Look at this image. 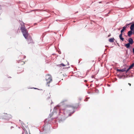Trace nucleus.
Masks as SVG:
<instances>
[{
  "mask_svg": "<svg viewBox=\"0 0 134 134\" xmlns=\"http://www.w3.org/2000/svg\"><path fill=\"white\" fill-rule=\"evenodd\" d=\"M24 24V23L23 22H22V23L20 24L21 25L20 27V29L24 36L26 39L27 40L28 43L29 44L32 43L33 40L31 37L30 36H28V31L25 28Z\"/></svg>",
  "mask_w": 134,
  "mask_h": 134,
  "instance_id": "f257e3e1",
  "label": "nucleus"
},
{
  "mask_svg": "<svg viewBox=\"0 0 134 134\" xmlns=\"http://www.w3.org/2000/svg\"><path fill=\"white\" fill-rule=\"evenodd\" d=\"M74 108L72 107H67L64 110V114L68 116H71L74 112Z\"/></svg>",
  "mask_w": 134,
  "mask_h": 134,
  "instance_id": "f03ea898",
  "label": "nucleus"
},
{
  "mask_svg": "<svg viewBox=\"0 0 134 134\" xmlns=\"http://www.w3.org/2000/svg\"><path fill=\"white\" fill-rule=\"evenodd\" d=\"M46 79L47 81L46 86L48 87L50 86L49 83L52 81V76L50 74H47L46 76Z\"/></svg>",
  "mask_w": 134,
  "mask_h": 134,
  "instance_id": "7ed1b4c3",
  "label": "nucleus"
},
{
  "mask_svg": "<svg viewBox=\"0 0 134 134\" xmlns=\"http://www.w3.org/2000/svg\"><path fill=\"white\" fill-rule=\"evenodd\" d=\"M2 116L3 119L7 120H9L12 118V116L10 114L4 113L2 114Z\"/></svg>",
  "mask_w": 134,
  "mask_h": 134,
  "instance_id": "20e7f679",
  "label": "nucleus"
},
{
  "mask_svg": "<svg viewBox=\"0 0 134 134\" xmlns=\"http://www.w3.org/2000/svg\"><path fill=\"white\" fill-rule=\"evenodd\" d=\"M128 43L131 44H132L134 43V41L133 39L131 38H130L128 39Z\"/></svg>",
  "mask_w": 134,
  "mask_h": 134,
  "instance_id": "39448f33",
  "label": "nucleus"
},
{
  "mask_svg": "<svg viewBox=\"0 0 134 134\" xmlns=\"http://www.w3.org/2000/svg\"><path fill=\"white\" fill-rule=\"evenodd\" d=\"M132 24H131V25L130 27V29L131 30H133V34H134V23L132 22Z\"/></svg>",
  "mask_w": 134,
  "mask_h": 134,
  "instance_id": "423d86ee",
  "label": "nucleus"
},
{
  "mask_svg": "<svg viewBox=\"0 0 134 134\" xmlns=\"http://www.w3.org/2000/svg\"><path fill=\"white\" fill-rule=\"evenodd\" d=\"M133 34V30H130V31L128 32L127 35L130 37Z\"/></svg>",
  "mask_w": 134,
  "mask_h": 134,
  "instance_id": "0eeeda50",
  "label": "nucleus"
},
{
  "mask_svg": "<svg viewBox=\"0 0 134 134\" xmlns=\"http://www.w3.org/2000/svg\"><path fill=\"white\" fill-rule=\"evenodd\" d=\"M126 68H123L122 69H117L116 71L118 72H124L125 71H126Z\"/></svg>",
  "mask_w": 134,
  "mask_h": 134,
  "instance_id": "6e6552de",
  "label": "nucleus"
},
{
  "mask_svg": "<svg viewBox=\"0 0 134 134\" xmlns=\"http://www.w3.org/2000/svg\"><path fill=\"white\" fill-rule=\"evenodd\" d=\"M130 45L131 44L128 43H127L125 44L124 46L126 47L127 48L129 49V48L130 47Z\"/></svg>",
  "mask_w": 134,
  "mask_h": 134,
  "instance_id": "1a4fd4ad",
  "label": "nucleus"
},
{
  "mask_svg": "<svg viewBox=\"0 0 134 134\" xmlns=\"http://www.w3.org/2000/svg\"><path fill=\"white\" fill-rule=\"evenodd\" d=\"M114 38H111L109 39V41L110 42H114Z\"/></svg>",
  "mask_w": 134,
  "mask_h": 134,
  "instance_id": "9d476101",
  "label": "nucleus"
},
{
  "mask_svg": "<svg viewBox=\"0 0 134 134\" xmlns=\"http://www.w3.org/2000/svg\"><path fill=\"white\" fill-rule=\"evenodd\" d=\"M126 29V27H123L122 29L120 31V32H123Z\"/></svg>",
  "mask_w": 134,
  "mask_h": 134,
  "instance_id": "9b49d317",
  "label": "nucleus"
},
{
  "mask_svg": "<svg viewBox=\"0 0 134 134\" xmlns=\"http://www.w3.org/2000/svg\"><path fill=\"white\" fill-rule=\"evenodd\" d=\"M134 66V62H133L132 64L130 65L129 66L130 68L131 69H132Z\"/></svg>",
  "mask_w": 134,
  "mask_h": 134,
  "instance_id": "f8f14e48",
  "label": "nucleus"
},
{
  "mask_svg": "<svg viewBox=\"0 0 134 134\" xmlns=\"http://www.w3.org/2000/svg\"><path fill=\"white\" fill-rule=\"evenodd\" d=\"M131 69L130 68L129 66L128 69H126V71H125L126 73H127L129 71V70Z\"/></svg>",
  "mask_w": 134,
  "mask_h": 134,
  "instance_id": "ddd939ff",
  "label": "nucleus"
},
{
  "mask_svg": "<svg viewBox=\"0 0 134 134\" xmlns=\"http://www.w3.org/2000/svg\"><path fill=\"white\" fill-rule=\"evenodd\" d=\"M132 23H129V24H126V25L124 26V27H126V28L129 25H130V24H132Z\"/></svg>",
  "mask_w": 134,
  "mask_h": 134,
  "instance_id": "4468645a",
  "label": "nucleus"
},
{
  "mask_svg": "<svg viewBox=\"0 0 134 134\" xmlns=\"http://www.w3.org/2000/svg\"><path fill=\"white\" fill-rule=\"evenodd\" d=\"M58 65H60V66H65V65L64 64L62 63Z\"/></svg>",
  "mask_w": 134,
  "mask_h": 134,
  "instance_id": "2eb2a0df",
  "label": "nucleus"
},
{
  "mask_svg": "<svg viewBox=\"0 0 134 134\" xmlns=\"http://www.w3.org/2000/svg\"><path fill=\"white\" fill-rule=\"evenodd\" d=\"M120 79H124L125 78H124V75L121 76L119 77Z\"/></svg>",
  "mask_w": 134,
  "mask_h": 134,
  "instance_id": "dca6fc26",
  "label": "nucleus"
},
{
  "mask_svg": "<svg viewBox=\"0 0 134 134\" xmlns=\"http://www.w3.org/2000/svg\"><path fill=\"white\" fill-rule=\"evenodd\" d=\"M121 32V33L119 35V37H122V35H123V34H124V33H122V32Z\"/></svg>",
  "mask_w": 134,
  "mask_h": 134,
  "instance_id": "f3484780",
  "label": "nucleus"
},
{
  "mask_svg": "<svg viewBox=\"0 0 134 134\" xmlns=\"http://www.w3.org/2000/svg\"><path fill=\"white\" fill-rule=\"evenodd\" d=\"M120 38V39L122 41H123L124 40V38H123L122 37H119Z\"/></svg>",
  "mask_w": 134,
  "mask_h": 134,
  "instance_id": "a211bd4d",
  "label": "nucleus"
},
{
  "mask_svg": "<svg viewBox=\"0 0 134 134\" xmlns=\"http://www.w3.org/2000/svg\"><path fill=\"white\" fill-rule=\"evenodd\" d=\"M131 76H126L125 75H124V78H128V77H130Z\"/></svg>",
  "mask_w": 134,
  "mask_h": 134,
  "instance_id": "6ab92c4d",
  "label": "nucleus"
},
{
  "mask_svg": "<svg viewBox=\"0 0 134 134\" xmlns=\"http://www.w3.org/2000/svg\"><path fill=\"white\" fill-rule=\"evenodd\" d=\"M31 88V89H32V88H34V89H37V90H39L38 89V88H34V87H33V88ZM40 90V89H39Z\"/></svg>",
  "mask_w": 134,
  "mask_h": 134,
  "instance_id": "aec40b11",
  "label": "nucleus"
},
{
  "mask_svg": "<svg viewBox=\"0 0 134 134\" xmlns=\"http://www.w3.org/2000/svg\"><path fill=\"white\" fill-rule=\"evenodd\" d=\"M128 49L126 50V54H127L128 55Z\"/></svg>",
  "mask_w": 134,
  "mask_h": 134,
  "instance_id": "412c9836",
  "label": "nucleus"
},
{
  "mask_svg": "<svg viewBox=\"0 0 134 134\" xmlns=\"http://www.w3.org/2000/svg\"><path fill=\"white\" fill-rule=\"evenodd\" d=\"M132 52L133 54H134V48H132Z\"/></svg>",
  "mask_w": 134,
  "mask_h": 134,
  "instance_id": "4be33fe9",
  "label": "nucleus"
},
{
  "mask_svg": "<svg viewBox=\"0 0 134 134\" xmlns=\"http://www.w3.org/2000/svg\"><path fill=\"white\" fill-rule=\"evenodd\" d=\"M98 3H102V1L99 2H98Z\"/></svg>",
  "mask_w": 134,
  "mask_h": 134,
  "instance_id": "5701e85b",
  "label": "nucleus"
},
{
  "mask_svg": "<svg viewBox=\"0 0 134 134\" xmlns=\"http://www.w3.org/2000/svg\"><path fill=\"white\" fill-rule=\"evenodd\" d=\"M110 35H111L110 34H109V35H108V37H110Z\"/></svg>",
  "mask_w": 134,
  "mask_h": 134,
  "instance_id": "b1692460",
  "label": "nucleus"
},
{
  "mask_svg": "<svg viewBox=\"0 0 134 134\" xmlns=\"http://www.w3.org/2000/svg\"><path fill=\"white\" fill-rule=\"evenodd\" d=\"M106 15L107 16H108L109 15H108V13L107 14H106Z\"/></svg>",
  "mask_w": 134,
  "mask_h": 134,
  "instance_id": "393cba45",
  "label": "nucleus"
},
{
  "mask_svg": "<svg viewBox=\"0 0 134 134\" xmlns=\"http://www.w3.org/2000/svg\"><path fill=\"white\" fill-rule=\"evenodd\" d=\"M87 81V80H85L84 81V82H86Z\"/></svg>",
  "mask_w": 134,
  "mask_h": 134,
  "instance_id": "a878e982",
  "label": "nucleus"
},
{
  "mask_svg": "<svg viewBox=\"0 0 134 134\" xmlns=\"http://www.w3.org/2000/svg\"><path fill=\"white\" fill-rule=\"evenodd\" d=\"M128 84H129V85H130V86H131V84L130 83H128Z\"/></svg>",
  "mask_w": 134,
  "mask_h": 134,
  "instance_id": "bb28decb",
  "label": "nucleus"
},
{
  "mask_svg": "<svg viewBox=\"0 0 134 134\" xmlns=\"http://www.w3.org/2000/svg\"><path fill=\"white\" fill-rule=\"evenodd\" d=\"M26 56H24V59L25 58H26Z\"/></svg>",
  "mask_w": 134,
  "mask_h": 134,
  "instance_id": "cd10ccee",
  "label": "nucleus"
},
{
  "mask_svg": "<svg viewBox=\"0 0 134 134\" xmlns=\"http://www.w3.org/2000/svg\"><path fill=\"white\" fill-rule=\"evenodd\" d=\"M59 54H60L61 53V52H59Z\"/></svg>",
  "mask_w": 134,
  "mask_h": 134,
  "instance_id": "c85d7f7f",
  "label": "nucleus"
},
{
  "mask_svg": "<svg viewBox=\"0 0 134 134\" xmlns=\"http://www.w3.org/2000/svg\"><path fill=\"white\" fill-rule=\"evenodd\" d=\"M117 43V44H118V45L119 46V43Z\"/></svg>",
  "mask_w": 134,
  "mask_h": 134,
  "instance_id": "c756f323",
  "label": "nucleus"
},
{
  "mask_svg": "<svg viewBox=\"0 0 134 134\" xmlns=\"http://www.w3.org/2000/svg\"><path fill=\"white\" fill-rule=\"evenodd\" d=\"M70 68V67L69 66V67H67V68Z\"/></svg>",
  "mask_w": 134,
  "mask_h": 134,
  "instance_id": "7c9ffc66",
  "label": "nucleus"
},
{
  "mask_svg": "<svg viewBox=\"0 0 134 134\" xmlns=\"http://www.w3.org/2000/svg\"><path fill=\"white\" fill-rule=\"evenodd\" d=\"M110 13V12H109L108 13V14H109V13Z\"/></svg>",
  "mask_w": 134,
  "mask_h": 134,
  "instance_id": "2f4dec72",
  "label": "nucleus"
},
{
  "mask_svg": "<svg viewBox=\"0 0 134 134\" xmlns=\"http://www.w3.org/2000/svg\"><path fill=\"white\" fill-rule=\"evenodd\" d=\"M1 9H2V8H1V7H0V10H1Z\"/></svg>",
  "mask_w": 134,
  "mask_h": 134,
  "instance_id": "473e14b6",
  "label": "nucleus"
},
{
  "mask_svg": "<svg viewBox=\"0 0 134 134\" xmlns=\"http://www.w3.org/2000/svg\"><path fill=\"white\" fill-rule=\"evenodd\" d=\"M34 24V25H36V24H37V23H35Z\"/></svg>",
  "mask_w": 134,
  "mask_h": 134,
  "instance_id": "72a5a7b5",
  "label": "nucleus"
},
{
  "mask_svg": "<svg viewBox=\"0 0 134 134\" xmlns=\"http://www.w3.org/2000/svg\"><path fill=\"white\" fill-rule=\"evenodd\" d=\"M68 63V65H69V62H68V63Z\"/></svg>",
  "mask_w": 134,
  "mask_h": 134,
  "instance_id": "f704fd0d",
  "label": "nucleus"
},
{
  "mask_svg": "<svg viewBox=\"0 0 134 134\" xmlns=\"http://www.w3.org/2000/svg\"><path fill=\"white\" fill-rule=\"evenodd\" d=\"M115 80H117V79L115 78Z\"/></svg>",
  "mask_w": 134,
  "mask_h": 134,
  "instance_id": "c9c22d12",
  "label": "nucleus"
},
{
  "mask_svg": "<svg viewBox=\"0 0 134 134\" xmlns=\"http://www.w3.org/2000/svg\"><path fill=\"white\" fill-rule=\"evenodd\" d=\"M130 49V51H131V49Z\"/></svg>",
  "mask_w": 134,
  "mask_h": 134,
  "instance_id": "e433bc0d",
  "label": "nucleus"
},
{
  "mask_svg": "<svg viewBox=\"0 0 134 134\" xmlns=\"http://www.w3.org/2000/svg\"><path fill=\"white\" fill-rule=\"evenodd\" d=\"M80 62V60H79V63Z\"/></svg>",
  "mask_w": 134,
  "mask_h": 134,
  "instance_id": "4c0bfd02",
  "label": "nucleus"
},
{
  "mask_svg": "<svg viewBox=\"0 0 134 134\" xmlns=\"http://www.w3.org/2000/svg\"><path fill=\"white\" fill-rule=\"evenodd\" d=\"M93 76H92V78H93Z\"/></svg>",
  "mask_w": 134,
  "mask_h": 134,
  "instance_id": "58836bf2",
  "label": "nucleus"
},
{
  "mask_svg": "<svg viewBox=\"0 0 134 134\" xmlns=\"http://www.w3.org/2000/svg\"><path fill=\"white\" fill-rule=\"evenodd\" d=\"M25 62H24L23 63L24 64H25Z\"/></svg>",
  "mask_w": 134,
  "mask_h": 134,
  "instance_id": "ea45409f",
  "label": "nucleus"
},
{
  "mask_svg": "<svg viewBox=\"0 0 134 134\" xmlns=\"http://www.w3.org/2000/svg\"><path fill=\"white\" fill-rule=\"evenodd\" d=\"M113 47V46H112V47Z\"/></svg>",
  "mask_w": 134,
  "mask_h": 134,
  "instance_id": "a19ab883",
  "label": "nucleus"
},
{
  "mask_svg": "<svg viewBox=\"0 0 134 134\" xmlns=\"http://www.w3.org/2000/svg\"><path fill=\"white\" fill-rule=\"evenodd\" d=\"M92 62H94V60H93V61H92Z\"/></svg>",
  "mask_w": 134,
  "mask_h": 134,
  "instance_id": "79ce46f5",
  "label": "nucleus"
},
{
  "mask_svg": "<svg viewBox=\"0 0 134 134\" xmlns=\"http://www.w3.org/2000/svg\"><path fill=\"white\" fill-rule=\"evenodd\" d=\"M87 92H88V91H87Z\"/></svg>",
  "mask_w": 134,
  "mask_h": 134,
  "instance_id": "37998d69",
  "label": "nucleus"
},
{
  "mask_svg": "<svg viewBox=\"0 0 134 134\" xmlns=\"http://www.w3.org/2000/svg\"><path fill=\"white\" fill-rule=\"evenodd\" d=\"M87 86H88V85H87Z\"/></svg>",
  "mask_w": 134,
  "mask_h": 134,
  "instance_id": "c03bdc74",
  "label": "nucleus"
},
{
  "mask_svg": "<svg viewBox=\"0 0 134 134\" xmlns=\"http://www.w3.org/2000/svg\"><path fill=\"white\" fill-rule=\"evenodd\" d=\"M87 86H88V85H87Z\"/></svg>",
  "mask_w": 134,
  "mask_h": 134,
  "instance_id": "a18cd8bd",
  "label": "nucleus"
},
{
  "mask_svg": "<svg viewBox=\"0 0 134 134\" xmlns=\"http://www.w3.org/2000/svg\"><path fill=\"white\" fill-rule=\"evenodd\" d=\"M0 6H1V5H0Z\"/></svg>",
  "mask_w": 134,
  "mask_h": 134,
  "instance_id": "49530a36",
  "label": "nucleus"
}]
</instances>
